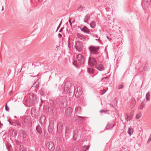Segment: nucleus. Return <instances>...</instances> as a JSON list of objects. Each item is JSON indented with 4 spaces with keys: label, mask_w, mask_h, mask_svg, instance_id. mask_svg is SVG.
<instances>
[{
    "label": "nucleus",
    "mask_w": 151,
    "mask_h": 151,
    "mask_svg": "<svg viewBox=\"0 0 151 151\" xmlns=\"http://www.w3.org/2000/svg\"><path fill=\"white\" fill-rule=\"evenodd\" d=\"M99 48L100 47L99 46H91L89 47L88 49L89 50L91 54L95 55H100L99 54V52H98Z\"/></svg>",
    "instance_id": "nucleus-1"
},
{
    "label": "nucleus",
    "mask_w": 151,
    "mask_h": 151,
    "mask_svg": "<svg viewBox=\"0 0 151 151\" xmlns=\"http://www.w3.org/2000/svg\"><path fill=\"white\" fill-rule=\"evenodd\" d=\"M90 61L89 60L88 61V64L90 66H94L95 68L100 71H102L104 70V68L103 65L101 64L96 63H90Z\"/></svg>",
    "instance_id": "nucleus-2"
},
{
    "label": "nucleus",
    "mask_w": 151,
    "mask_h": 151,
    "mask_svg": "<svg viewBox=\"0 0 151 151\" xmlns=\"http://www.w3.org/2000/svg\"><path fill=\"white\" fill-rule=\"evenodd\" d=\"M102 60V57L101 55H96L94 56V57H89L88 61L89 60L90 63H93L92 62H93L96 63V60H97L99 62H100Z\"/></svg>",
    "instance_id": "nucleus-3"
},
{
    "label": "nucleus",
    "mask_w": 151,
    "mask_h": 151,
    "mask_svg": "<svg viewBox=\"0 0 151 151\" xmlns=\"http://www.w3.org/2000/svg\"><path fill=\"white\" fill-rule=\"evenodd\" d=\"M73 110L70 107H67L65 109V114L66 117H70L71 116Z\"/></svg>",
    "instance_id": "nucleus-4"
},
{
    "label": "nucleus",
    "mask_w": 151,
    "mask_h": 151,
    "mask_svg": "<svg viewBox=\"0 0 151 151\" xmlns=\"http://www.w3.org/2000/svg\"><path fill=\"white\" fill-rule=\"evenodd\" d=\"M151 0H143L142 3V7L145 9H146L149 6Z\"/></svg>",
    "instance_id": "nucleus-5"
},
{
    "label": "nucleus",
    "mask_w": 151,
    "mask_h": 151,
    "mask_svg": "<svg viewBox=\"0 0 151 151\" xmlns=\"http://www.w3.org/2000/svg\"><path fill=\"white\" fill-rule=\"evenodd\" d=\"M76 58H77L78 61V63L80 64H83L84 62V59L83 56L80 54H78Z\"/></svg>",
    "instance_id": "nucleus-6"
},
{
    "label": "nucleus",
    "mask_w": 151,
    "mask_h": 151,
    "mask_svg": "<svg viewBox=\"0 0 151 151\" xmlns=\"http://www.w3.org/2000/svg\"><path fill=\"white\" fill-rule=\"evenodd\" d=\"M82 92L81 89L80 87H78L76 90L75 89L74 92L75 96L77 97H79L81 95Z\"/></svg>",
    "instance_id": "nucleus-7"
},
{
    "label": "nucleus",
    "mask_w": 151,
    "mask_h": 151,
    "mask_svg": "<svg viewBox=\"0 0 151 151\" xmlns=\"http://www.w3.org/2000/svg\"><path fill=\"white\" fill-rule=\"evenodd\" d=\"M48 145H47V146H48V149L51 151H53L55 148V147L53 142L50 141L48 142Z\"/></svg>",
    "instance_id": "nucleus-8"
},
{
    "label": "nucleus",
    "mask_w": 151,
    "mask_h": 151,
    "mask_svg": "<svg viewBox=\"0 0 151 151\" xmlns=\"http://www.w3.org/2000/svg\"><path fill=\"white\" fill-rule=\"evenodd\" d=\"M29 99L32 103L37 99V97L33 93H31L29 96Z\"/></svg>",
    "instance_id": "nucleus-9"
},
{
    "label": "nucleus",
    "mask_w": 151,
    "mask_h": 151,
    "mask_svg": "<svg viewBox=\"0 0 151 151\" xmlns=\"http://www.w3.org/2000/svg\"><path fill=\"white\" fill-rule=\"evenodd\" d=\"M40 122L42 125L45 124L46 122L45 116H41L40 120Z\"/></svg>",
    "instance_id": "nucleus-10"
},
{
    "label": "nucleus",
    "mask_w": 151,
    "mask_h": 151,
    "mask_svg": "<svg viewBox=\"0 0 151 151\" xmlns=\"http://www.w3.org/2000/svg\"><path fill=\"white\" fill-rule=\"evenodd\" d=\"M114 127V125L111 123H108L105 127L106 129H110Z\"/></svg>",
    "instance_id": "nucleus-11"
},
{
    "label": "nucleus",
    "mask_w": 151,
    "mask_h": 151,
    "mask_svg": "<svg viewBox=\"0 0 151 151\" xmlns=\"http://www.w3.org/2000/svg\"><path fill=\"white\" fill-rule=\"evenodd\" d=\"M77 36L80 40L83 41H85L86 39V38L85 36L80 33H78L77 35Z\"/></svg>",
    "instance_id": "nucleus-12"
},
{
    "label": "nucleus",
    "mask_w": 151,
    "mask_h": 151,
    "mask_svg": "<svg viewBox=\"0 0 151 151\" xmlns=\"http://www.w3.org/2000/svg\"><path fill=\"white\" fill-rule=\"evenodd\" d=\"M91 17V15L90 14H87L85 17L84 19V22L88 23V21L89 20Z\"/></svg>",
    "instance_id": "nucleus-13"
},
{
    "label": "nucleus",
    "mask_w": 151,
    "mask_h": 151,
    "mask_svg": "<svg viewBox=\"0 0 151 151\" xmlns=\"http://www.w3.org/2000/svg\"><path fill=\"white\" fill-rule=\"evenodd\" d=\"M81 107L80 106H77L75 108V114H80L81 113Z\"/></svg>",
    "instance_id": "nucleus-14"
},
{
    "label": "nucleus",
    "mask_w": 151,
    "mask_h": 151,
    "mask_svg": "<svg viewBox=\"0 0 151 151\" xmlns=\"http://www.w3.org/2000/svg\"><path fill=\"white\" fill-rule=\"evenodd\" d=\"M133 117V115H130L129 116H128L126 114H124V117L125 119V120L127 121H129L131 120L132 119V118Z\"/></svg>",
    "instance_id": "nucleus-15"
},
{
    "label": "nucleus",
    "mask_w": 151,
    "mask_h": 151,
    "mask_svg": "<svg viewBox=\"0 0 151 151\" xmlns=\"http://www.w3.org/2000/svg\"><path fill=\"white\" fill-rule=\"evenodd\" d=\"M81 30L83 32L87 33H89L90 32L89 29L86 26H84L83 27L82 29L81 28Z\"/></svg>",
    "instance_id": "nucleus-16"
},
{
    "label": "nucleus",
    "mask_w": 151,
    "mask_h": 151,
    "mask_svg": "<svg viewBox=\"0 0 151 151\" xmlns=\"http://www.w3.org/2000/svg\"><path fill=\"white\" fill-rule=\"evenodd\" d=\"M36 129L37 132L40 134L42 133V129L38 125L37 126L36 128Z\"/></svg>",
    "instance_id": "nucleus-17"
},
{
    "label": "nucleus",
    "mask_w": 151,
    "mask_h": 151,
    "mask_svg": "<svg viewBox=\"0 0 151 151\" xmlns=\"http://www.w3.org/2000/svg\"><path fill=\"white\" fill-rule=\"evenodd\" d=\"M63 128V125L61 124H58L57 125V130L59 129V130L60 132L62 131Z\"/></svg>",
    "instance_id": "nucleus-18"
},
{
    "label": "nucleus",
    "mask_w": 151,
    "mask_h": 151,
    "mask_svg": "<svg viewBox=\"0 0 151 151\" xmlns=\"http://www.w3.org/2000/svg\"><path fill=\"white\" fill-rule=\"evenodd\" d=\"M133 132V129L131 127H129L128 130H127V133H128L130 135H131L132 134Z\"/></svg>",
    "instance_id": "nucleus-19"
},
{
    "label": "nucleus",
    "mask_w": 151,
    "mask_h": 151,
    "mask_svg": "<svg viewBox=\"0 0 151 151\" xmlns=\"http://www.w3.org/2000/svg\"><path fill=\"white\" fill-rule=\"evenodd\" d=\"M87 72L89 74H93L94 73L93 70L91 68H87Z\"/></svg>",
    "instance_id": "nucleus-20"
},
{
    "label": "nucleus",
    "mask_w": 151,
    "mask_h": 151,
    "mask_svg": "<svg viewBox=\"0 0 151 151\" xmlns=\"http://www.w3.org/2000/svg\"><path fill=\"white\" fill-rule=\"evenodd\" d=\"M90 26L92 28H94L96 27V22L95 21H92L90 24Z\"/></svg>",
    "instance_id": "nucleus-21"
},
{
    "label": "nucleus",
    "mask_w": 151,
    "mask_h": 151,
    "mask_svg": "<svg viewBox=\"0 0 151 151\" xmlns=\"http://www.w3.org/2000/svg\"><path fill=\"white\" fill-rule=\"evenodd\" d=\"M89 148V147L88 146H83L81 147V150L82 151H86L88 150Z\"/></svg>",
    "instance_id": "nucleus-22"
},
{
    "label": "nucleus",
    "mask_w": 151,
    "mask_h": 151,
    "mask_svg": "<svg viewBox=\"0 0 151 151\" xmlns=\"http://www.w3.org/2000/svg\"><path fill=\"white\" fill-rule=\"evenodd\" d=\"M19 151H26V149L24 147L23 145H20L19 147Z\"/></svg>",
    "instance_id": "nucleus-23"
},
{
    "label": "nucleus",
    "mask_w": 151,
    "mask_h": 151,
    "mask_svg": "<svg viewBox=\"0 0 151 151\" xmlns=\"http://www.w3.org/2000/svg\"><path fill=\"white\" fill-rule=\"evenodd\" d=\"M150 94L149 92H148L146 95V99L147 101L150 100Z\"/></svg>",
    "instance_id": "nucleus-24"
},
{
    "label": "nucleus",
    "mask_w": 151,
    "mask_h": 151,
    "mask_svg": "<svg viewBox=\"0 0 151 151\" xmlns=\"http://www.w3.org/2000/svg\"><path fill=\"white\" fill-rule=\"evenodd\" d=\"M145 103L144 101L142 102L140 105V109H142L145 106Z\"/></svg>",
    "instance_id": "nucleus-25"
},
{
    "label": "nucleus",
    "mask_w": 151,
    "mask_h": 151,
    "mask_svg": "<svg viewBox=\"0 0 151 151\" xmlns=\"http://www.w3.org/2000/svg\"><path fill=\"white\" fill-rule=\"evenodd\" d=\"M148 69V65L147 64H145V65L144 66L143 68V70L145 71H147Z\"/></svg>",
    "instance_id": "nucleus-26"
},
{
    "label": "nucleus",
    "mask_w": 151,
    "mask_h": 151,
    "mask_svg": "<svg viewBox=\"0 0 151 151\" xmlns=\"http://www.w3.org/2000/svg\"><path fill=\"white\" fill-rule=\"evenodd\" d=\"M141 116V114L140 113H138L136 115V118L137 119H139Z\"/></svg>",
    "instance_id": "nucleus-27"
},
{
    "label": "nucleus",
    "mask_w": 151,
    "mask_h": 151,
    "mask_svg": "<svg viewBox=\"0 0 151 151\" xmlns=\"http://www.w3.org/2000/svg\"><path fill=\"white\" fill-rule=\"evenodd\" d=\"M17 124V125L19 126H21L22 125V123H20L19 122H18L16 120V121L14 123Z\"/></svg>",
    "instance_id": "nucleus-28"
},
{
    "label": "nucleus",
    "mask_w": 151,
    "mask_h": 151,
    "mask_svg": "<svg viewBox=\"0 0 151 151\" xmlns=\"http://www.w3.org/2000/svg\"><path fill=\"white\" fill-rule=\"evenodd\" d=\"M94 36L96 37V38H97L96 39V40H98L100 38V37H99V36L97 35H94Z\"/></svg>",
    "instance_id": "nucleus-29"
},
{
    "label": "nucleus",
    "mask_w": 151,
    "mask_h": 151,
    "mask_svg": "<svg viewBox=\"0 0 151 151\" xmlns=\"http://www.w3.org/2000/svg\"><path fill=\"white\" fill-rule=\"evenodd\" d=\"M76 116H77L78 118H82V119L81 120V121H82L83 122V120H84V118L83 117H82L81 116H78L77 115H76Z\"/></svg>",
    "instance_id": "nucleus-30"
},
{
    "label": "nucleus",
    "mask_w": 151,
    "mask_h": 151,
    "mask_svg": "<svg viewBox=\"0 0 151 151\" xmlns=\"http://www.w3.org/2000/svg\"><path fill=\"white\" fill-rule=\"evenodd\" d=\"M123 87V85H120L118 87V89H122Z\"/></svg>",
    "instance_id": "nucleus-31"
},
{
    "label": "nucleus",
    "mask_w": 151,
    "mask_h": 151,
    "mask_svg": "<svg viewBox=\"0 0 151 151\" xmlns=\"http://www.w3.org/2000/svg\"><path fill=\"white\" fill-rule=\"evenodd\" d=\"M61 24H62V21H61L60 22V23L59 24L58 26V27H57V30H56V32H57L58 29L60 28Z\"/></svg>",
    "instance_id": "nucleus-32"
},
{
    "label": "nucleus",
    "mask_w": 151,
    "mask_h": 151,
    "mask_svg": "<svg viewBox=\"0 0 151 151\" xmlns=\"http://www.w3.org/2000/svg\"><path fill=\"white\" fill-rule=\"evenodd\" d=\"M5 109L6 111H9V107L8 106H7V104H6L5 105Z\"/></svg>",
    "instance_id": "nucleus-33"
},
{
    "label": "nucleus",
    "mask_w": 151,
    "mask_h": 151,
    "mask_svg": "<svg viewBox=\"0 0 151 151\" xmlns=\"http://www.w3.org/2000/svg\"><path fill=\"white\" fill-rule=\"evenodd\" d=\"M68 21L69 22V23H70V26H71L72 25V22H71V19H70V18L69 19V20H68Z\"/></svg>",
    "instance_id": "nucleus-34"
},
{
    "label": "nucleus",
    "mask_w": 151,
    "mask_h": 151,
    "mask_svg": "<svg viewBox=\"0 0 151 151\" xmlns=\"http://www.w3.org/2000/svg\"><path fill=\"white\" fill-rule=\"evenodd\" d=\"M106 90L105 89H103V93H102L101 94L102 95H103L104 93H105L106 92Z\"/></svg>",
    "instance_id": "nucleus-35"
},
{
    "label": "nucleus",
    "mask_w": 151,
    "mask_h": 151,
    "mask_svg": "<svg viewBox=\"0 0 151 151\" xmlns=\"http://www.w3.org/2000/svg\"><path fill=\"white\" fill-rule=\"evenodd\" d=\"M100 113H102V112H104V113H106V111L105 110H101L100 111Z\"/></svg>",
    "instance_id": "nucleus-36"
},
{
    "label": "nucleus",
    "mask_w": 151,
    "mask_h": 151,
    "mask_svg": "<svg viewBox=\"0 0 151 151\" xmlns=\"http://www.w3.org/2000/svg\"><path fill=\"white\" fill-rule=\"evenodd\" d=\"M151 138H149L147 141V143H150V142H151Z\"/></svg>",
    "instance_id": "nucleus-37"
},
{
    "label": "nucleus",
    "mask_w": 151,
    "mask_h": 151,
    "mask_svg": "<svg viewBox=\"0 0 151 151\" xmlns=\"http://www.w3.org/2000/svg\"><path fill=\"white\" fill-rule=\"evenodd\" d=\"M64 28V27H62L60 29V30H59V32H62V31H63V29Z\"/></svg>",
    "instance_id": "nucleus-38"
},
{
    "label": "nucleus",
    "mask_w": 151,
    "mask_h": 151,
    "mask_svg": "<svg viewBox=\"0 0 151 151\" xmlns=\"http://www.w3.org/2000/svg\"><path fill=\"white\" fill-rule=\"evenodd\" d=\"M72 64H73V65H74L75 67H76V68H78V66H77V65H76L74 63V62H73V63H72Z\"/></svg>",
    "instance_id": "nucleus-39"
},
{
    "label": "nucleus",
    "mask_w": 151,
    "mask_h": 151,
    "mask_svg": "<svg viewBox=\"0 0 151 151\" xmlns=\"http://www.w3.org/2000/svg\"><path fill=\"white\" fill-rule=\"evenodd\" d=\"M58 36L59 37H62V35L61 34L59 33Z\"/></svg>",
    "instance_id": "nucleus-40"
},
{
    "label": "nucleus",
    "mask_w": 151,
    "mask_h": 151,
    "mask_svg": "<svg viewBox=\"0 0 151 151\" xmlns=\"http://www.w3.org/2000/svg\"><path fill=\"white\" fill-rule=\"evenodd\" d=\"M70 37H68V45H69V44H70Z\"/></svg>",
    "instance_id": "nucleus-41"
},
{
    "label": "nucleus",
    "mask_w": 151,
    "mask_h": 151,
    "mask_svg": "<svg viewBox=\"0 0 151 151\" xmlns=\"http://www.w3.org/2000/svg\"><path fill=\"white\" fill-rule=\"evenodd\" d=\"M83 7L81 6V5L80 6L78 7V9H83Z\"/></svg>",
    "instance_id": "nucleus-42"
},
{
    "label": "nucleus",
    "mask_w": 151,
    "mask_h": 151,
    "mask_svg": "<svg viewBox=\"0 0 151 151\" xmlns=\"http://www.w3.org/2000/svg\"><path fill=\"white\" fill-rule=\"evenodd\" d=\"M8 121L9 123L10 124H11V125H14V124H11V122L9 120H8Z\"/></svg>",
    "instance_id": "nucleus-43"
},
{
    "label": "nucleus",
    "mask_w": 151,
    "mask_h": 151,
    "mask_svg": "<svg viewBox=\"0 0 151 151\" xmlns=\"http://www.w3.org/2000/svg\"><path fill=\"white\" fill-rule=\"evenodd\" d=\"M3 125V124H1L0 122V128L1 127V126Z\"/></svg>",
    "instance_id": "nucleus-44"
},
{
    "label": "nucleus",
    "mask_w": 151,
    "mask_h": 151,
    "mask_svg": "<svg viewBox=\"0 0 151 151\" xmlns=\"http://www.w3.org/2000/svg\"><path fill=\"white\" fill-rule=\"evenodd\" d=\"M52 124V127H53V123H52V124H51V123L50 124V126H51Z\"/></svg>",
    "instance_id": "nucleus-45"
},
{
    "label": "nucleus",
    "mask_w": 151,
    "mask_h": 151,
    "mask_svg": "<svg viewBox=\"0 0 151 151\" xmlns=\"http://www.w3.org/2000/svg\"><path fill=\"white\" fill-rule=\"evenodd\" d=\"M132 101H133V102L134 101H135V99H134V98H133V99H132Z\"/></svg>",
    "instance_id": "nucleus-46"
},
{
    "label": "nucleus",
    "mask_w": 151,
    "mask_h": 151,
    "mask_svg": "<svg viewBox=\"0 0 151 151\" xmlns=\"http://www.w3.org/2000/svg\"><path fill=\"white\" fill-rule=\"evenodd\" d=\"M39 87V85H36V88H38Z\"/></svg>",
    "instance_id": "nucleus-47"
},
{
    "label": "nucleus",
    "mask_w": 151,
    "mask_h": 151,
    "mask_svg": "<svg viewBox=\"0 0 151 151\" xmlns=\"http://www.w3.org/2000/svg\"><path fill=\"white\" fill-rule=\"evenodd\" d=\"M12 93V91H10L9 93V94L10 95H11V94Z\"/></svg>",
    "instance_id": "nucleus-48"
},
{
    "label": "nucleus",
    "mask_w": 151,
    "mask_h": 151,
    "mask_svg": "<svg viewBox=\"0 0 151 151\" xmlns=\"http://www.w3.org/2000/svg\"><path fill=\"white\" fill-rule=\"evenodd\" d=\"M135 103H136V102H135L134 103H133V106H134V105H135Z\"/></svg>",
    "instance_id": "nucleus-49"
},
{
    "label": "nucleus",
    "mask_w": 151,
    "mask_h": 151,
    "mask_svg": "<svg viewBox=\"0 0 151 151\" xmlns=\"http://www.w3.org/2000/svg\"><path fill=\"white\" fill-rule=\"evenodd\" d=\"M65 134L67 133V127H66V130L65 131Z\"/></svg>",
    "instance_id": "nucleus-50"
},
{
    "label": "nucleus",
    "mask_w": 151,
    "mask_h": 151,
    "mask_svg": "<svg viewBox=\"0 0 151 151\" xmlns=\"http://www.w3.org/2000/svg\"><path fill=\"white\" fill-rule=\"evenodd\" d=\"M149 138H151V134H150V136Z\"/></svg>",
    "instance_id": "nucleus-51"
},
{
    "label": "nucleus",
    "mask_w": 151,
    "mask_h": 151,
    "mask_svg": "<svg viewBox=\"0 0 151 151\" xmlns=\"http://www.w3.org/2000/svg\"><path fill=\"white\" fill-rule=\"evenodd\" d=\"M14 117L15 118H17V116H14Z\"/></svg>",
    "instance_id": "nucleus-52"
},
{
    "label": "nucleus",
    "mask_w": 151,
    "mask_h": 151,
    "mask_svg": "<svg viewBox=\"0 0 151 151\" xmlns=\"http://www.w3.org/2000/svg\"><path fill=\"white\" fill-rule=\"evenodd\" d=\"M106 37H107V39H109V38L107 36Z\"/></svg>",
    "instance_id": "nucleus-53"
},
{
    "label": "nucleus",
    "mask_w": 151,
    "mask_h": 151,
    "mask_svg": "<svg viewBox=\"0 0 151 151\" xmlns=\"http://www.w3.org/2000/svg\"><path fill=\"white\" fill-rule=\"evenodd\" d=\"M2 9H3V6H2Z\"/></svg>",
    "instance_id": "nucleus-54"
},
{
    "label": "nucleus",
    "mask_w": 151,
    "mask_h": 151,
    "mask_svg": "<svg viewBox=\"0 0 151 151\" xmlns=\"http://www.w3.org/2000/svg\"><path fill=\"white\" fill-rule=\"evenodd\" d=\"M14 123H11V124H14Z\"/></svg>",
    "instance_id": "nucleus-55"
},
{
    "label": "nucleus",
    "mask_w": 151,
    "mask_h": 151,
    "mask_svg": "<svg viewBox=\"0 0 151 151\" xmlns=\"http://www.w3.org/2000/svg\"><path fill=\"white\" fill-rule=\"evenodd\" d=\"M106 78H107V77H105V78H105V79H106Z\"/></svg>",
    "instance_id": "nucleus-56"
},
{
    "label": "nucleus",
    "mask_w": 151,
    "mask_h": 151,
    "mask_svg": "<svg viewBox=\"0 0 151 151\" xmlns=\"http://www.w3.org/2000/svg\"><path fill=\"white\" fill-rule=\"evenodd\" d=\"M37 63V62H34V63Z\"/></svg>",
    "instance_id": "nucleus-57"
},
{
    "label": "nucleus",
    "mask_w": 151,
    "mask_h": 151,
    "mask_svg": "<svg viewBox=\"0 0 151 151\" xmlns=\"http://www.w3.org/2000/svg\"><path fill=\"white\" fill-rule=\"evenodd\" d=\"M121 121H122V119H121Z\"/></svg>",
    "instance_id": "nucleus-58"
}]
</instances>
